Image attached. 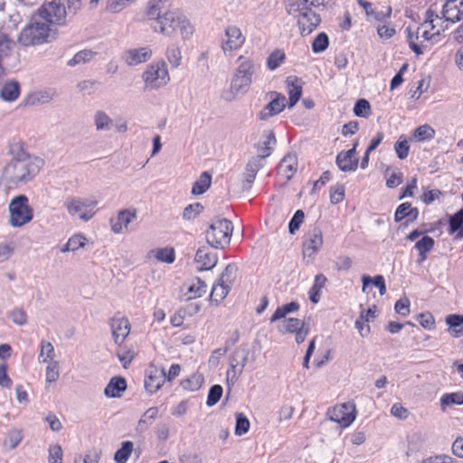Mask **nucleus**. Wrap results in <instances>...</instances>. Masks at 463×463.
I'll list each match as a JSON object with an SVG mask.
<instances>
[{"instance_id": "7", "label": "nucleus", "mask_w": 463, "mask_h": 463, "mask_svg": "<svg viewBox=\"0 0 463 463\" xmlns=\"http://www.w3.org/2000/svg\"><path fill=\"white\" fill-rule=\"evenodd\" d=\"M233 232L232 222L225 218H215L211 221L206 231L208 244L215 249H224L230 244Z\"/></svg>"}, {"instance_id": "64", "label": "nucleus", "mask_w": 463, "mask_h": 463, "mask_svg": "<svg viewBox=\"0 0 463 463\" xmlns=\"http://www.w3.org/2000/svg\"><path fill=\"white\" fill-rule=\"evenodd\" d=\"M49 463H61L62 462V449L60 445H54L49 449Z\"/></svg>"}, {"instance_id": "47", "label": "nucleus", "mask_w": 463, "mask_h": 463, "mask_svg": "<svg viewBox=\"0 0 463 463\" xmlns=\"http://www.w3.org/2000/svg\"><path fill=\"white\" fill-rule=\"evenodd\" d=\"M435 130L429 125H422L418 127L413 133V137L417 141H427L434 138Z\"/></svg>"}, {"instance_id": "38", "label": "nucleus", "mask_w": 463, "mask_h": 463, "mask_svg": "<svg viewBox=\"0 0 463 463\" xmlns=\"http://www.w3.org/2000/svg\"><path fill=\"white\" fill-rule=\"evenodd\" d=\"M238 273V266L235 263H229L219 278V281L232 288L235 282Z\"/></svg>"}, {"instance_id": "41", "label": "nucleus", "mask_w": 463, "mask_h": 463, "mask_svg": "<svg viewBox=\"0 0 463 463\" xmlns=\"http://www.w3.org/2000/svg\"><path fill=\"white\" fill-rule=\"evenodd\" d=\"M204 382L203 376L200 373H194L187 379L182 381L181 386L188 392H195L201 388Z\"/></svg>"}, {"instance_id": "48", "label": "nucleus", "mask_w": 463, "mask_h": 463, "mask_svg": "<svg viewBox=\"0 0 463 463\" xmlns=\"http://www.w3.org/2000/svg\"><path fill=\"white\" fill-rule=\"evenodd\" d=\"M442 407L463 404V392L445 393L440 398Z\"/></svg>"}, {"instance_id": "17", "label": "nucleus", "mask_w": 463, "mask_h": 463, "mask_svg": "<svg viewBox=\"0 0 463 463\" xmlns=\"http://www.w3.org/2000/svg\"><path fill=\"white\" fill-rule=\"evenodd\" d=\"M194 260L199 270H210L216 266L218 258L209 246H203L197 250Z\"/></svg>"}, {"instance_id": "46", "label": "nucleus", "mask_w": 463, "mask_h": 463, "mask_svg": "<svg viewBox=\"0 0 463 463\" xmlns=\"http://www.w3.org/2000/svg\"><path fill=\"white\" fill-rule=\"evenodd\" d=\"M54 347L52 343L48 341L43 340L41 342V351L39 354V362L40 363H49L52 362L54 357Z\"/></svg>"}, {"instance_id": "24", "label": "nucleus", "mask_w": 463, "mask_h": 463, "mask_svg": "<svg viewBox=\"0 0 463 463\" xmlns=\"http://www.w3.org/2000/svg\"><path fill=\"white\" fill-rule=\"evenodd\" d=\"M152 52L147 47L130 49L126 52L125 61L129 66H135L150 59Z\"/></svg>"}, {"instance_id": "15", "label": "nucleus", "mask_w": 463, "mask_h": 463, "mask_svg": "<svg viewBox=\"0 0 463 463\" xmlns=\"http://www.w3.org/2000/svg\"><path fill=\"white\" fill-rule=\"evenodd\" d=\"M358 142H354L353 147L347 151H341L337 154L335 163L343 172H354L358 165V159L355 157Z\"/></svg>"}, {"instance_id": "37", "label": "nucleus", "mask_w": 463, "mask_h": 463, "mask_svg": "<svg viewBox=\"0 0 463 463\" xmlns=\"http://www.w3.org/2000/svg\"><path fill=\"white\" fill-rule=\"evenodd\" d=\"M327 279L323 274H317L312 288L309 289V299L313 303H317L320 299V291L325 287Z\"/></svg>"}, {"instance_id": "40", "label": "nucleus", "mask_w": 463, "mask_h": 463, "mask_svg": "<svg viewBox=\"0 0 463 463\" xmlns=\"http://www.w3.org/2000/svg\"><path fill=\"white\" fill-rule=\"evenodd\" d=\"M298 309L299 304L295 301L279 307L270 317V322L273 323L277 320L284 318L288 314L298 311Z\"/></svg>"}, {"instance_id": "63", "label": "nucleus", "mask_w": 463, "mask_h": 463, "mask_svg": "<svg viewBox=\"0 0 463 463\" xmlns=\"http://www.w3.org/2000/svg\"><path fill=\"white\" fill-rule=\"evenodd\" d=\"M305 326V322L298 318H288L284 322V329L282 333H295L299 330L300 327Z\"/></svg>"}, {"instance_id": "12", "label": "nucleus", "mask_w": 463, "mask_h": 463, "mask_svg": "<svg viewBox=\"0 0 463 463\" xmlns=\"http://www.w3.org/2000/svg\"><path fill=\"white\" fill-rule=\"evenodd\" d=\"M323 246V233L320 228L314 226L304 236L302 252L304 258L314 259Z\"/></svg>"}, {"instance_id": "26", "label": "nucleus", "mask_w": 463, "mask_h": 463, "mask_svg": "<svg viewBox=\"0 0 463 463\" xmlns=\"http://www.w3.org/2000/svg\"><path fill=\"white\" fill-rule=\"evenodd\" d=\"M127 389V382L121 376L111 378L104 390V394L109 398H118Z\"/></svg>"}, {"instance_id": "61", "label": "nucleus", "mask_w": 463, "mask_h": 463, "mask_svg": "<svg viewBox=\"0 0 463 463\" xmlns=\"http://www.w3.org/2000/svg\"><path fill=\"white\" fill-rule=\"evenodd\" d=\"M402 136L400 137L399 140L394 144V150L397 157L402 160L408 156L410 151L408 141L405 138L402 140Z\"/></svg>"}, {"instance_id": "57", "label": "nucleus", "mask_w": 463, "mask_h": 463, "mask_svg": "<svg viewBox=\"0 0 463 463\" xmlns=\"http://www.w3.org/2000/svg\"><path fill=\"white\" fill-rule=\"evenodd\" d=\"M203 210V206L200 203H194L187 205L183 212V217L185 220H194Z\"/></svg>"}, {"instance_id": "29", "label": "nucleus", "mask_w": 463, "mask_h": 463, "mask_svg": "<svg viewBox=\"0 0 463 463\" xmlns=\"http://www.w3.org/2000/svg\"><path fill=\"white\" fill-rule=\"evenodd\" d=\"M276 143L277 139L274 132L269 131L266 136V139L258 146L257 149L259 155L256 157L260 158V161L262 162L263 159H265L271 154Z\"/></svg>"}, {"instance_id": "51", "label": "nucleus", "mask_w": 463, "mask_h": 463, "mask_svg": "<svg viewBox=\"0 0 463 463\" xmlns=\"http://www.w3.org/2000/svg\"><path fill=\"white\" fill-rule=\"evenodd\" d=\"M8 317L14 324L23 326L27 324V314L23 307H15L8 313Z\"/></svg>"}, {"instance_id": "2", "label": "nucleus", "mask_w": 463, "mask_h": 463, "mask_svg": "<svg viewBox=\"0 0 463 463\" xmlns=\"http://www.w3.org/2000/svg\"><path fill=\"white\" fill-rule=\"evenodd\" d=\"M330 0H294L288 13L298 16L302 35L311 33L320 24L318 11L323 10Z\"/></svg>"}, {"instance_id": "32", "label": "nucleus", "mask_w": 463, "mask_h": 463, "mask_svg": "<svg viewBox=\"0 0 463 463\" xmlns=\"http://www.w3.org/2000/svg\"><path fill=\"white\" fill-rule=\"evenodd\" d=\"M20 94V85L17 81H10L5 83L1 90L0 97L5 101L15 100Z\"/></svg>"}, {"instance_id": "60", "label": "nucleus", "mask_w": 463, "mask_h": 463, "mask_svg": "<svg viewBox=\"0 0 463 463\" xmlns=\"http://www.w3.org/2000/svg\"><path fill=\"white\" fill-rule=\"evenodd\" d=\"M222 395V387L219 384L213 385L208 392L206 404L208 406L215 405Z\"/></svg>"}, {"instance_id": "59", "label": "nucleus", "mask_w": 463, "mask_h": 463, "mask_svg": "<svg viewBox=\"0 0 463 463\" xmlns=\"http://www.w3.org/2000/svg\"><path fill=\"white\" fill-rule=\"evenodd\" d=\"M156 258L165 263H173L175 260V253L173 248H163L156 250Z\"/></svg>"}, {"instance_id": "54", "label": "nucleus", "mask_w": 463, "mask_h": 463, "mask_svg": "<svg viewBox=\"0 0 463 463\" xmlns=\"http://www.w3.org/2000/svg\"><path fill=\"white\" fill-rule=\"evenodd\" d=\"M250 429V421L243 413L236 414L235 434L242 436L248 432Z\"/></svg>"}, {"instance_id": "39", "label": "nucleus", "mask_w": 463, "mask_h": 463, "mask_svg": "<svg viewBox=\"0 0 463 463\" xmlns=\"http://www.w3.org/2000/svg\"><path fill=\"white\" fill-rule=\"evenodd\" d=\"M134 444L130 440L123 441L121 448L118 449L114 454V460L117 463H127L132 451Z\"/></svg>"}, {"instance_id": "58", "label": "nucleus", "mask_w": 463, "mask_h": 463, "mask_svg": "<svg viewBox=\"0 0 463 463\" xmlns=\"http://www.w3.org/2000/svg\"><path fill=\"white\" fill-rule=\"evenodd\" d=\"M166 57L173 68H177L180 65L182 54L179 47L171 45L166 52Z\"/></svg>"}, {"instance_id": "33", "label": "nucleus", "mask_w": 463, "mask_h": 463, "mask_svg": "<svg viewBox=\"0 0 463 463\" xmlns=\"http://www.w3.org/2000/svg\"><path fill=\"white\" fill-rule=\"evenodd\" d=\"M446 323L449 326V332L453 337L463 336V331L458 329L463 324V315L451 314L446 317Z\"/></svg>"}, {"instance_id": "34", "label": "nucleus", "mask_w": 463, "mask_h": 463, "mask_svg": "<svg viewBox=\"0 0 463 463\" xmlns=\"http://www.w3.org/2000/svg\"><path fill=\"white\" fill-rule=\"evenodd\" d=\"M158 414L157 407H150L142 415L137 422V430L139 432L146 431L148 427L153 423Z\"/></svg>"}, {"instance_id": "8", "label": "nucleus", "mask_w": 463, "mask_h": 463, "mask_svg": "<svg viewBox=\"0 0 463 463\" xmlns=\"http://www.w3.org/2000/svg\"><path fill=\"white\" fill-rule=\"evenodd\" d=\"M10 225L22 227L30 222L33 217V210L29 205L28 198L24 194L14 197L9 203Z\"/></svg>"}, {"instance_id": "13", "label": "nucleus", "mask_w": 463, "mask_h": 463, "mask_svg": "<svg viewBox=\"0 0 463 463\" xmlns=\"http://www.w3.org/2000/svg\"><path fill=\"white\" fill-rule=\"evenodd\" d=\"M224 34L225 38L222 42V49L224 53L240 49L245 43V36L236 25H228Z\"/></svg>"}, {"instance_id": "20", "label": "nucleus", "mask_w": 463, "mask_h": 463, "mask_svg": "<svg viewBox=\"0 0 463 463\" xmlns=\"http://www.w3.org/2000/svg\"><path fill=\"white\" fill-rule=\"evenodd\" d=\"M135 219H137L136 209L121 210L116 218L110 219L111 231L116 234L121 233L123 229H127Z\"/></svg>"}, {"instance_id": "56", "label": "nucleus", "mask_w": 463, "mask_h": 463, "mask_svg": "<svg viewBox=\"0 0 463 463\" xmlns=\"http://www.w3.org/2000/svg\"><path fill=\"white\" fill-rule=\"evenodd\" d=\"M371 111V106L368 100L364 99H358L354 107V113L357 117L368 118Z\"/></svg>"}, {"instance_id": "9", "label": "nucleus", "mask_w": 463, "mask_h": 463, "mask_svg": "<svg viewBox=\"0 0 463 463\" xmlns=\"http://www.w3.org/2000/svg\"><path fill=\"white\" fill-rule=\"evenodd\" d=\"M142 79L145 88L150 90L165 86L170 80L165 62L162 61L151 63L143 72Z\"/></svg>"}, {"instance_id": "16", "label": "nucleus", "mask_w": 463, "mask_h": 463, "mask_svg": "<svg viewBox=\"0 0 463 463\" xmlns=\"http://www.w3.org/2000/svg\"><path fill=\"white\" fill-rule=\"evenodd\" d=\"M109 325L115 344L120 345L130 332L128 319L124 317H114Z\"/></svg>"}, {"instance_id": "50", "label": "nucleus", "mask_w": 463, "mask_h": 463, "mask_svg": "<svg viewBox=\"0 0 463 463\" xmlns=\"http://www.w3.org/2000/svg\"><path fill=\"white\" fill-rule=\"evenodd\" d=\"M95 55V52L90 50H82L78 52L71 60L67 61V65L73 67L77 64L86 63L90 61Z\"/></svg>"}, {"instance_id": "23", "label": "nucleus", "mask_w": 463, "mask_h": 463, "mask_svg": "<svg viewBox=\"0 0 463 463\" xmlns=\"http://www.w3.org/2000/svg\"><path fill=\"white\" fill-rule=\"evenodd\" d=\"M298 157L295 154L286 155L278 166V172L284 176L286 181H289L298 170Z\"/></svg>"}, {"instance_id": "55", "label": "nucleus", "mask_w": 463, "mask_h": 463, "mask_svg": "<svg viewBox=\"0 0 463 463\" xmlns=\"http://www.w3.org/2000/svg\"><path fill=\"white\" fill-rule=\"evenodd\" d=\"M430 26L428 25V21H425L423 24H421L420 26H419L415 32V37L416 39L422 38L424 41H430L433 39L435 36L439 35V31L438 30L435 33L430 32Z\"/></svg>"}, {"instance_id": "44", "label": "nucleus", "mask_w": 463, "mask_h": 463, "mask_svg": "<svg viewBox=\"0 0 463 463\" xmlns=\"http://www.w3.org/2000/svg\"><path fill=\"white\" fill-rule=\"evenodd\" d=\"M285 60V52L281 49H276L267 58V67L269 71H275L284 63Z\"/></svg>"}, {"instance_id": "53", "label": "nucleus", "mask_w": 463, "mask_h": 463, "mask_svg": "<svg viewBox=\"0 0 463 463\" xmlns=\"http://www.w3.org/2000/svg\"><path fill=\"white\" fill-rule=\"evenodd\" d=\"M329 44V39L326 33H318L312 43V50L315 53H319L324 52Z\"/></svg>"}, {"instance_id": "18", "label": "nucleus", "mask_w": 463, "mask_h": 463, "mask_svg": "<svg viewBox=\"0 0 463 463\" xmlns=\"http://www.w3.org/2000/svg\"><path fill=\"white\" fill-rule=\"evenodd\" d=\"M273 97L271 101L260 112V118L266 120L269 118L278 115L285 109L286 97L279 92H270Z\"/></svg>"}, {"instance_id": "14", "label": "nucleus", "mask_w": 463, "mask_h": 463, "mask_svg": "<svg viewBox=\"0 0 463 463\" xmlns=\"http://www.w3.org/2000/svg\"><path fill=\"white\" fill-rule=\"evenodd\" d=\"M262 166L263 164L259 157H252L248 161L241 184V190L242 192H249L251 189L256 175Z\"/></svg>"}, {"instance_id": "19", "label": "nucleus", "mask_w": 463, "mask_h": 463, "mask_svg": "<svg viewBox=\"0 0 463 463\" xmlns=\"http://www.w3.org/2000/svg\"><path fill=\"white\" fill-rule=\"evenodd\" d=\"M172 0H150L147 5L146 15L151 23L162 19L171 10Z\"/></svg>"}, {"instance_id": "6", "label": "nucleus", "mask_w": 463, "mask_h": 463, "mask_svg": "<svg viewBox=\"0 0 463 463\" xmlns=\"http://www.w3.org/2000/svg\"><path fill=\"white\" fill-rule=\"evenodd\" d=\"M51 28L39 15L34 14L30 23L21 31L18 42L24 47L41 45L50 42Z\"/></svg>"}, {"instance_id": "22", "label": "nucleus", "mask_w": 463, "mask_h": 463, "mask_svg": "<svg viewBox=\"0 0 463 463\" xmlns=\"http://www.w3.org/2000/svg\"><path fill=\"white\" fill-rule=\"evenodd\" d=\"M249 352L245 348H237L231 358L230 366L231 369L227 372L228 380L230 379L231 373L232 377H236V369L239 368V373H241L248 361Z\"/></svg>"}, {"instance_id": "11", "label": "nucleus", "mask_w": 463, "mask_h": 463, "mask_svg": "<svg viewBox=\"0 0 463 463\" xmlns=\"http://www.w3.org/2000/svg\"><path fill=\"white\" fill-rule=\"evenodd\" d=\"M330 420L337 422L341 427L350 426L355 420V405L352 402H345L335 405L327 412Z\"/></svg>"}, {"instance_id": "31", "label": "nucleus", "mask_w": 463, "mask_h": 463, "mask_svg": "<svg viewBox=\"0 0 463 463\" xmlns=\"http://www.w3.org/2000/svg\"><path fill=\"white\" fill-rule=\"evenodd\" d=\"M211 184V175L208 172H203L198 180L194 183L191 193L194 195L203 194L210 188Z\"/></svg>"}, {"instance_id": "49", "label": "nucleus", "mask_w": 463, "mask_h": 463, "mask_svg": "<svg viewBox=\"0 0 463 463\" xmlns=\"http://www.w3.org/2000/svg\"><path fill=\"white\" fill-rule=\"evenodd\" d=\"M206 289L207 285L205 282L199 278H196L188 288V293L190 294L189 298H196L202 297L206 292Z\"/></svg>"}, {"instance_id": "52", "label": "nucleus", "mask_w": 463, "mask_h": 463, "mask_svg": "<svg viewBox=\"0 0 463 463\" xmlns=\"http://www.w3.org/2000/svg\"><path fill=\"white\" fill-rule=\"evenodd\" d=\"M101 454V449L94 448L88 451L83 457L79 456L75 459V463H99Z\"/></svg>"}, {"instance_id": "28", "label": "nucleus", "mask_w": 463, "mask_h": 463, "mask_svg": "<svg viewBox=\"0 0 463 463\" xmlns=\"http://www.w3.org/2000/svg\"><path fill=\"white\" fill-rule=\"evenodd\" d=\"M458 1V0H447L444 4L442 15L446 21L456 23L462 19Z\"/></svg>"}, {"instance_id": "21", "label": "nucleus", "mask_w": 463, "mask_h": 463, "mask_svg": "<svg viewBox=\"0 0 463 463\" xmlns=\"http://www.w3.org/2000/svg\"><path fill=\"white\" fill-rule=\"evenodd\" d=\"M165 381V371L164 368L157 369L151 367L146 379L145 380V388L149 393H154L164 384Z\"/></svg>"}, {"instance_id": "1", "label": "nucleus", "mask_w": 463, "mask_h": 463, "mask_svg": "<svg viewBox=\"0 0 463 463\" xmlns=\"http://www.w3.org/2000/svg\"><path fill=\"white\" fill-rule=\"evenodd\" d=\"M9 161L3 168L1 183L7 189L18 188L32 181L40 172L44 161L31 155L24 142L13 141L9 146Z\"/></svg>"}, {"instance_id": "43", "label": "nucleus", "mask_w": 463, "mask_h": 463, "mask_svg": "<svg viewBox=\"0 0 463 463\" xmlns=\"http://www.w3.org/2000/svg\"><path fill=\"white\" fill-rule=\"evenodd\" d=\"M230 290L231 288L229 286L224 285L218 280V282L213 284L212 288L210 298L213 301H215L218 304L227 297Z\"/></svg>"}, {"instance_id": "27", "label": "nucleus", "mask_w": 463, "mask_h": 463, "mask_svg": "<svg viewBox=\"0 0 463 463\" xmlns=\"http://www.w3.org/2000/svg\"><path fill=\"white\" fill-rule=\"evenodd\" d=\"M419 216V210L416 207H412L410 203H403L400 204L394 214L395 222H401L404 218H408V222H414Z\"/></svg>"}, {"instance_id": "42", "label": "nucleus", "mask_w": 463, "mask_h": 463, "mask_svg": "<svg viewBox=\"0 0 463 463\" xmlns=\"http://www.w3.org/2000/svg\"><path fill=\"white\" fill-rule=\"evenodd\" d=\"M363 291L365 292L368 286L373 284L374 287L378 288L380 295H384L386 292V286L384 278L382 275H377L373 279H371L369 276H364L363 279Z\"/></svg>"}, {"instance_id": "3", "label": "nucleus", "mask_w": 463, "mask_h": 463, "mask_svg": "<svg viewBox=\"0 0 463 463\" xmlns=\"http://www.w3.org/2000/svg\"><path fill=\"white\" fill-rule=\"evenodd\" d=\"M81 7V0H52L43 4L37 14L49 25L65 24L67 17H71Z\"/></svg>"}, {"instance_id": "10", "label": "nucleus", "mask_w": 463, "mask_h": 463, "mask_svg": "<svg viewBox=\"0 0 463 463\" xmlns=\"http://www.w3.org/2000/svg\"><path fill=\"white\" fill-rule=\"evenodd\" d=\"M96 204L97 202L95 201H85L76 197H69L64 203L69 214L78 215L84 222H88L94 216L93 208Z\"/></svg>"}, {"instance_id": "45", "label": "nucleus", "mask_w": 463, "mask_h": 463, "mask_svg": "<svg viewBox=\"0 0 463 463\" xmlns=\"http://www.w3.org/2000/svg\"><path fill=\"white\" fill-rule=\"evenodd\" d=\"M23 439V432L20 430H11L6 433L4 445L9 449H15Z\"/></svg>"}, {"instance_id": "35", "label": "nucleus", "mask_w": 463, "mask_h": 463, "mask_svg": "<svg viewBox=\"0 0 463 463\" xmlns=\"http://www.w3.org/2000/svg\"><path fill=\"white\" fill-rule=\"evenodd\" d=\"M93 120L97 131H108L113 127L112 118L103 110H98Z\"/></svg>"}, {"instance_id": "36", "label": "nucleus", "mask_w": 463, "mask_h": 463, "mask_svg": "<svg viewBox=\"0 0 463 463\" xmlns=\"http://www.w3.org/2000/svg\"><path fill=\"white\" fill-rule=\"evenodd\" d=\"M449 232H458L457 237L463 238V209H460L449 219Z\"/></svg>"}, {"instance_id": "5", "label": "nucleus", "mask_w": 463, "mask_h": 463, "mask_svg": "<svg viewBox=\"0 0 463 463\" xmlns=\"http://www.w3.org/2000/svg\"><path fill=\"white\" fill-rule=\"evenodd\" d=\"M154 32L160 33L165 36L171 37L175 32L179 31L182 38L186 39L193 34V26L178 11H170L163 15L162 19L150 24Z\"/></svg>"}, {"instance_id": "25", "label": "nucleus", "mask_w": 463, "mask_h": 463, "mask_svg": "<svg viewBox=\"0 0 463 463\" xmlns=\"http://www.w3.org/2000/svg\"><path fill=\"white\" fill-rule=\"evenodd\" d=\"M286 84L289 100L288 107L293 108L302 95L301 80L298 77L289 76L286 79Z\"/></svg>"}, {"instance_id": "62", "label": "nucleus", "mask_w": 463, "mask_h": 463, "mask_svg": "<svg viewBox=\"0 0 463 463\" xmlns=\"http://www.w3.org/2000/svg\"><path fill=\"white\" fill-rule=\"evenodd\" d=\"M304 218L305 214L302 210L296 211L288 223V232L290 234H295V232L299 229L300 225L304 222Z\"/></svg>"}, {"instance_id": "30", "label": "nucleus", "mask_w": 463, "mask_h": 463, "mask_svg": "<svg viewBox=\"0 0 463 463\" xmlns=\"http://www.w3.org/2000/svg\"><path fill=\"white\" fill-rule=\"evenodd\" d=\"M435 241L430 236H423L415 244L416 250L419 251L418 262L421 263L427 259V253L430 252L434 247Z\"/></svg>"}, {"instance_id": "4", "label": "nucleus", "mask_w": 463, "mask_h": 463, "mask_svg": "<svg viewBox=\"0 0 463 463\" xmlns=\"http://www.w3.org/2000/svg\"><path fill=\"white\" fill-rule=\"evenodd\" d=\"M238 66L232 77L230 84V99H233L238 94H245L250 88L252 77L259 65L256 61L250 57L239 56L237 59Z\"/></svg>"}]
</instances>
